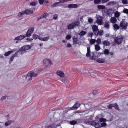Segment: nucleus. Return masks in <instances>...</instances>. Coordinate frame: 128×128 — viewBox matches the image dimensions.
<instances>
[{
	"instance_id": "f257e3e1",
	"label": "nucleus",
	"mask_w": 128,
	"mask_h": 128,
	"mask_svg": "<svg viewBox=\"0 0 128 128\" xmlns=\"http://www.w3.org/2000/svg\"><path fill=\"white\" fill-rule=\"evenodd\" d=\"M91 120L90 118H87L84 121V123L87 124L91 125L96 128L104 127L106 125V123L105 122L106 120L104 118H100L99 121L98 120L91 121Z\"/></svg>"
},
{
	"instance_id": "f03ea898",
	"label": "nucleus",
	"mask_w": 128,
	"mask_h": 128,
	"mask_svg": "<svg viewBox=\"0 0 128 128\" xmlns=\"http://www.w3.org/2000/svg\"><path fill=\"white\" fill-rule=\"evenodd\" d=\"M80 22L78 20L74 21V22L70 24L68 26V29H73L74 27H77L80 25Z\"/></svg>"
},
{
	"instance_id": "7ed1b4c3",
	"label": "nucleus",
	"mask_w": 128,
	"mask_h": 128,
	"mask_svg": "<svg viewBox=\"0 0 128 128\" xmlns=\"http://www.w3.org/2000/svg\"><path fill=\"white\" fill-rule=\"evenodd\" d=\"M31 48V46L29 45H25L22 46L19 49V51L20 52V54H22L23 51H25L28 50Z\"/></svg>"
},
{
	"instance_id": "20e7f679",
	"label": "nucleus",
	"mask_w": 128,
	"mask_h": 128,
	"mask_svg": "<svg viewBox=\"0 0 128 128\" xmlns=\"http://www.w3.org/2000/svg\"><path fill=\"white\" fill-rule=\"evenodd\" d=\"M124 38V36H121L120 37H116L114 39V41L115 42L118 44H120L122 42V40Z\"/></svg>"
},
{
	"instance_id": "39448f33",
	"label": "nucleus",
	"mask_w": 128,
	"mask_h": 128,
	"mask_svg": "<svg viewBox=\"0 0 128 128\" xmlns=\"http://www.w3.org/2000/svg\"><path fill=\"white\" fill-rule=\"evenodd\" d=\"M92 55V59L95 60L97 58L100 56V52H97L96 51H95L91 52Z\"/></svg>"
},
{
	"instance_id": "423d86ee",
	"label": "nucleus",
	"mask_w": 128,
	"mask_h": 128,
	"mask_svg": "<svg viewBox=\"0 0 128 128\" xmlns=\"http://www.w3.org/2000/svg\"><path fill=\"white\" fill-rule=\"evenodd\" d=\"M34 27L30 28L28 30L25 35L26 37H29L31 35L34 30Z\"/></svg>"
},
{
	"instance_id": "0eeeda50",
	"label": "nucleus",
	"mask_w": 128,
	"mask_h": 128,
	"mask_svg": "<svg viewBox=\"0 0 128 128\" xmlns=\"http://www.w3.org/2000/svg\"><path fill=\"white\" fill-rule=\"evenodd\" d=\"M124 22H125L124 19L122 20L120 22V26L122 29L126 30L127 28V27L126 26L123 25Z\"/></svg>"
},
{
	"instance_id": "6e6552de",
	"label": "nucleus",
	"mask_w": 128,
	"mask_h": 128,
	"mask_svg": "<svg viewBox=\"0 0 128 128\" xmlns=\"http://www.w3.org/2000/svg\"><path fill=\"white\" fill-rule=\"evenodd\" d=\"M26 37L25 34H22L18 36L15 38L14 40H21Z\"/></svg>"
},
{
	"instance_id": "1a4fd4ad",
	"label": "nucleus",
	"mask_w": 128,
	"mask_h": 128,
	"mask_svg": "<svg viewBox=\"0 0 128 128\" xmlns=\"http://www.w3.org/2000/svg\"><path fill=\"white\" fill-rule=\"evenodd\" d=\"M43 62L44 64L46 66H47L48 64L51 63V62L50 60L48 59H44L43 60Z\"/></svg>"
},
{
	"instance_id": "9d476101",
	"label": "nucleus",
	"mask_w": 128,
	"mask_h": 128,
	"mask_svg": "<svg viewBox=\"0 0 128 128\" xmlns=\"http://www.w3.org/2000/svg\"><path fill=\"white\" fill-rule=\"evenodd\" d=\"M102 44L104 45L103 48H104V46H109L110 43V41H108V40H106L102 42Z\"/></svg>"
},
{
	"instance_id": "9b49d317",
	"label": "nucleus",
	"mask_w": 128,
	"mask_h": 128,
	"mask_svg": "<svg viewBox=\"0 0 128 128\" xmlns=\"http://www.w3.org/2000/svg\"><path fill=\"white\" fill-rule=\"evenodd\" d=\"M79 107V105L78 104L76 103L74 105L70 108L71 110H74L76 109Z\"/></svg>"
},
{
	"instance_id": "f8f14e48",
	"label": "nucleus",
	"mask_w": 128,
	"mask_h": 128,
	"mask_svg": "<svg viewBox=\"0 0 128 128\" xmlns=\"http://www.w3.org/2000/svg\"><path fill=\"white\" fill-rule=\"evenodd\" d=\"M93 32H98V26L94 25L92 27Z\"/></svg>"
},
{
	"instance_id": "ddd939ff",
	"label": "nucleus",
	"mask_w": 128,
	"mask_h": 128,
	"mask_svg": "<svg viewBox=\"0 0 128 128\" xmlns=\"http://www.w3.org/2000/svg\"><path fill=\"white\" fill-rule=\"evenodd\" d=\"M105 61V60L102 58H99L96 60V62L100 63H104Z\"/></svg>"
},
{
	"instance_id": "4468645a",
	"label": "nucleus",
	"mask_w": 128,
	"mask_h": 128,
	"mask_svg": "<svg viewBox=\"0 0 128 128\" xmlns=\"http://www.w3.org/2000/svg\"><path fill=\"white\" fill-rule=\"evenodd\" d=\"M90 46H88L87 47V52L86 54V56L87 57H89L90 56Z\"/></svg>"
},
{
	"instance_id": "2eb2a0df",
	"label": "nucleus",
	"mask_w": 128,
	"mask_h": 128,
	"mask_svg": "<svg viewBox=\"0 0 128 128\" xmlns=\"http://www.w3.org/2000/svg\"><path fill=\"white\" fill-rule=\"evenodd\" d=\"M56 124L54 123H53L52 124H50L47 127V128H56Z\"/></svg>"
},
{
	"instance_id": "dca6fc26",
	"label": "nucleus",
	"mask_w": 128,
	"mask_h": 128,
	"mask_svg": "<svg viewBox=\"0 0 128 128\" xmlns=\"http://www.w3.org/2000/svg\"><path fill=\"white\" fill-rule=\"evenodd\" d=\"M116 21L117 20L116 17H113L111 18L110 21L112 23L114 24L116 22Z\"/></svg>"
},
{
	"instance_id": "f3484780",
	"label": "nucleus",
	"mask_w": 128,
	"mask_h": 128,
	"mask_svg": "<svg viewBox=\"0 0 128 128\" xmlns=\"http://www.w3.org/2000/svg\"><path fill=\"white\" fill-rule=\"evenodd\" d=\"M117 2L115 1H112L110 2H108L106 4L108 6H110V5H114L117 4Z\"/></svg>"
},
{
	"instance_id": "a211bd4d",
	"label": "nucleus",
	"mask_w": 128,
	"mask_h": 128,
	"mask_svg": "<svg viewBox=\"0 0 128 128\" xmlns=\"http://www.w3.org/2000/svg\"><path fill=\"white\" fill-rule=\"evenodd\" d=\"M113 26L114 28V30L115 29L116 30L119 29L120 27V26H118V25L116 24H114Z\"/></svg>"
},
{
	"instance_id": "6ab92c4d",
	"label": "nucleus",
	"mask_w": 128,
	"mask_h": 128,
	"mask_svg": "<svg viewBox=\"0 0 128 128\" xmlns=\"http://www.w3.org/2000/svg\"><path fill=\"white\" fill-rule=\"evenodd\" d=\"M57 74L60 77H63L64 76V74L60 71L58 72L57 71Z\"/></svg>"
},
{
	"instance_id": "aec40b11",
	"label": "nucleus",
	"mask_w": 128,
	"mask_h": 128,
	"mask_svg": "<svg viewBox=\"0 0 128 128\" xmlns=\"http://www.w3.org/2000/svg\"><path fill=\"white\" fill-rule=\"evenodd\" d=\"M14 52L13 50L10 51H8L6 52L4 54V55L6 56H7L10 55L11 53H12Z\"/></svg>"
},
{
	"instance_id": "412c9836",
	"label": "nucleus",
	"mask_w": 128,
	"mask_h": 128,
	"mask_svg": "<svg viewBox=\"0 0 128 128\" xmlns=\"http://www.w3.org/2000/svg\"><path fill=\"white\" fill-rule=\"evenodd\" d=\"M99 44H96L94 45L95 48L96 50L95 51L99 50L100 49V48Z\"/></svg>"
},
{
	"instance_id": "4be33fe9",
	"label": "nucleus",
	"mask_w": 128,
	"mask_h": 128,
	"mask_svg": "<svg viewBox=\"0 0 128 128\" xmlns=\"http://www.w3.org/2000/svg\"><path fill=\"white\" fill-rule=\"evenodd\" d=\"M97 7L99 10H102L105 9V6H104L101 5H100L97 6Z\"/></svg>"
},
{
	"instance_id": "5701e85b",
	"label": "nucleus",
	"mask_w": 128,
	"mask_h": 128,
	"mask_svg": "<svg viewBox=\"0 0 128 128\" xmlns=\"http://www.w3.org/2000/svg\"><path fill=\"white\" fill-rule=\"evenodd\" d=\"M112 8H109L106 11V14L108 16H110V14L112 12Z\"/></svg>"
},
{
	"instance_id": "b1692460",
	"label": "nucleus",
	"mask_w": 128,
	"mask_h": 128,
	"mask_svg": "<svg viewBox=\"0 0 128 128\" xmlns=\"http://www.w3.org/2000/svg\"><path fill=\"white\" fill-rule=\"evenodd\" d=\"M74 36L73 37L74 38ZM78 40V39L77 38V37L76 38H73V44H78L77 41Z\"/></svg>"
},
{
	"instance_id": "393cba45",
	"label": "nucleus",
	"mask_w": 128,
	"mask_h": 128,
	"mask_svg": "<svg viewBox=\"0 0 128 128\" xmlns=\"http://www.w3.org/2000/svg\"><path fill=\"white\" fill-rule=\"evenodd\" d=\"M77 123V121L74 120H72L70 122V124L72 125H74Z\"/></svg>"
},
{
	"instance_id": "a878e982",
	"label": "nucleus",
	"mask_w": 128,
	"mask_h": 128,
	"mask_svg": "<svg viewBox=\"0 0 128 128\" xmlns=\"http://www.w3.org/2000/svg\"><path fill=\"white\" fill-rule=\"evenodd\" d=\"M86 34V32L85 31L83 30L81 31L79 33V34L81 36L84 35Z\"/></svg>"
},
{
	"instance_id": "bb28decb",
	"label": "nucleus",
	"mask_w": 128,
	"mask_h": 128,
	"mask_svg": "<svg viewBox=\"0 0 128 128\" xmlns=\"http://www.w3.org/2000/svg\"><path fill=\"white\" fill-rule=\"evenodd\" d=\"M24 14V11H22V12H19L18 13V16L20 17H21Z\"/></svg>"
},
{
	"instance_id": "cd10ccee",
	"label": "nucleus",
	"mask_w": 128,
	"mask_h": 128,
	"mask_svg": "<svg viewBox=\"0 0 128 128\" xmlns=\"http://www.w3.org/2000/svg\"><path fill=\"white\" fill-rule=\"evenodd\" d=\"M98 18V17H97V20H98L97 22H98V24L99 25H101L102 24V20L101 19H100V20H99Z\"/></svg>"
},
{
	"instance_id": "c85d7f7f",
	"label": "nucleus",
	"mask_w": 128,
	"mask_h": 128,
	"mask_svg": "<svg viewBox=\"0 0 128 128\" xmlns=\"http://www.w3.org/2000/svg\"><path fill=\"white\" fill-rule=\"evenodd\" d=\"M120 16V13L118 11L114 13V16L115 17H116V18H118Z\"/></svg>"
},
{
	"instance_id": "c756f323",
	"label": "nucleus",
	"mask_w": 128,
	"mask_h": 128,
	"mask_svg": "<svg viewBox=\"0 0 128 128\" xmlns=\"http://www.w3.org/2000/svg\"><path fill=\"white\" fill-rule=\"evenodd\" d=\"M110 53L108 49H105L104 51V53L106 55H108Z\"/></svg>"
},
{
	"instance_id": "7c9ffc66",
	"label": "nucleus",
	"mask_w": 128,
	"mask_h": 128,
	"mask_svg": "<svg viewBox=\"0 0 128 128\" xmlns=\"http://www.w3.org/2000/svg\"><path fill=\"white\" fill-rule=\"evenodd\" d=\"M101 2V0H94V3L96 4H100V3Z\"/></svg>"
},
{
	"instance_id": "2f4dec72",
	"label": "nucleus",
	"mask_w": 128,
	"mask_h": 128,
	"mask_svg": "<svg viewBox=\"0 0 128 128\" xmlns=\"http://www.w3.org/2000/svg\"><path fill=\"white\" fill-rule=\"evenodd\" d=\"M60 6L58 2H55L54 4L51 6V8H54L55 6Z\"/></svg>"
},
{
	"instance_id": "473e14b6",
	"label": "nucleus",
	"mask_w": 128,
	"mask_h": 128,
	"mask_svg": "<svg viewBox=\"0 0 128 128\" xmlns=\"http://www.w3.org/2000/svg\"><path fill=\"white\" fill-rule=\"evenodd\" d=\"M108 22H105L104 24V27L108 29L109 28H110V25Z\"/></svg>"
},
{
	"instance_id": "72a5a7b5",
	"label": "nucleus",
	"mask_w": 128,
	"mask_h": 128,
	"mask_svg": "<svg viewBox=\"0 0 128 128\" xmlns=\"http://www.w3.org/2000/svg\"><path fill=\"white\" fill-rule=\"evenodd\" d=\"M96 40L95 39H91L90 41V43L92 44H94Z\"/></svg>"
},
{
	"instance_id": "f704fd0d",
	"label": "nucleus",
	"mask_w": 128,
	"mask_h": 128,
	"mask_svg": "<svg viewBox=\"0 0 128 128\" xmlns=\"http://www.w3.org/2000/svg\"><path fill=\"white\" fill-rule=\"evenodd\" d=\"M96 42L97 44L99 45L100 44L101 42V39L100 38H98Z\"/></svg>"
},
{
	"instance_id": "c9c22d12",
	"label": "nucleus",
	"mask_w": 128,
	"mask_h": 128,
	"mask_svg": "<svg viewBox=\"0 0 128 128\" xmlns=\"http://www.w3.org/2000/svg\"><path fill=\"white\" fill-rule=\"evenodd\" d=\"M98 33L100 36H102V35L103 33V30H101L100 31L98 30Z\"/></svg>"
},
{
	"instance_id": "e433bc0d",
	"label": "nucleus",
	"mask_w": 128,
	"mask_h": 128,
	"mask_svg": "<svg viewBox=\"0 0 128 128\" xmlns=\"http://www.w3.org/2000/svg\"><path fill=\"white\" fill-rule=\"evenodd\" d=\"M113 106L117 110H119V108L118 106L116 103H115L114 104H113Z\"/></svg>"
},
{
	"instance_id": "4c0bfd02",
	"label": "nucleus",
	"mask_w": 128,
	"mask_h": 128,
	"mask_svg": "<svg viewBox=\"0 0 128 128\" xmlns=\"http://www.w3.org/2000/svg\"><path fill=\"white\" fill-rule=\"evenodd\" d=\"M38 36L35 34H34L32 36L33 38L34 39L36 40L38 38Z\"/></svg>"
},
{
	"instance_id": "58836bf2",
	"label": "nucleus",
	"mask_w": 128,
	"mask_h": 128,
	"mask_svg": "<svg viewBox=\"0 0 128 128\" xmlns=\"http://www.w3.org/2000/svg\"><path fill=\"white\" fill-rule=\"evenodd\" d=\"M20 52V51H19V50H18L13 55H12V56L14 57H14H16L18 56V54H17L18 53Z\"/></svg>"
},
{
	"instance_id": "ea45409f",
	"label": "nucleus",
	"mask_w": 128,
	"mask_h": 128,
	"mask_svg": "<svg viewBox=\"0 0 128 128\" xmlns=\"http://www.w3.org/2000/svg\"><path fill=\"white\" fill-rule=\"evenodd\" d=\"M36 3L35 2H31L30 4V5L32 6H34L36 4Z\"/></svg>"
},
{
	"instance_id": "a19ab883",
	"label": "nucleus",
	"mask_w": 128,
	"mask_h": 128,
	"mask_svg": "<svg viewBox=\"0 0 128 128\" xmlns=\"http://www.w3.org/2000/svg\"><path fill=\"white\" fill-rule=\"evenodd\" d=\"M122 12L124 13L128 14V9L124 8Z\"/></svg>"
},
{
	"instance_id": "79ce46f5",
	"label": "nucleus",
	"mask_w": 128,
	"mask_h": 128,
	"mask_svg": "<svg viewBox=\"0 0 128 128\" xmlns=\"http://www.w3.org/2000/svg\"><path fill=\"white\" fill-rule=\"evenodd\" d=\"M88 34V36L90 37L91 38H92V36L94 35L93 33L92 32H90V33Z\"/></svg>"
},
{
	"instance_id": "37998d69",
	"label": "nucleus",
	"mask_w": 128,
	"mask_h": 128,
	"mask_svg": "<svg viewBox=\"0 0 128 128\" xmlns=\"http://www.w3.org/2000/svg\"><path fill=\"white\" fill-rule=\"evenodd\" d=\"M49 38V36H47L46 37L44 38H43V41H46L48 40Z\"/></svg>"
},
{
	"instance_id": "c03bdc74",
	"label": "nucleus",
	"mask_w": 128,
	"mask_h": 128,
	"mask_svg": "<svg viewBox=\"0 0 128 128\" xmlns=\"http://www.w3.org/2000/svg\"><path fill=\"white\" fill-rule=\"evenodd\" d=\"M11 123V122L9 121L6 122L5 123V125L7 126L10 124Z\"/></svg>"
},
{
	"instance_id": "a18cd8bd",
	"label": "nucleus",
	"mask_w": 128,
	"mask_h": 128,
	"mask_svg": "<svg viewBox=\"0 0 128 128\" xmlns=\"http://www.w3.org/2000/svg\"><path fill=\"white\" fill-rule=\"evenodd\" d=\"M60 6H62L64 8H66L68 7L67 5L66 4H62Z\"/></svg>"
},
{
	"instance_id": "49530a36",
	"label": "nucleus",
	"mask_w": 128,
	"mask_h": 128,
	"mask_svg": "<svg viewBox=\"0 0 128 128\" xmlns=\"http://www.w3.org/2000/svg\"><path fill=\"white\" fill-rule=\"evenodd\" d=\"M71 38V36H70L69 34H68L67 35L66 37V38L67 40H68L70 39Z\"/></svg>"
},
{
	"instance_id": "de8ad7c7",
	"label": "nucleus",
	"mask_w": 128,
	"mask_h": 128,
	"mask_svg": "<svg viewBox=\"0 0 128 128\" xmlns=\"http://www.w3.org/2000/svg\"><path fill=\"white\" fill-rule=\"evenodd\" d=\"M48 14L47 13H44L42 15H41L42 17L43 18H45L46 17L48 16Z\"/></svg>"
},
{
	"instance_id": "09e8293b",
	"label": "nucleus",
	"mask_w": 128,
	"mask_h": 128,
	"mask_svg": "<svg viewBox=\"0 0 128 128\" xmlns=\"http://www.w3.org/2000/svg\"><path fill=\"white\" fill-rule=\"evenodd\" d=\"M40 4H42L44 2V0H38Z\"/></svg>"
},
{
	"instance_id": "8fccbe9b",
	"label": "nucleus",
	"mask_w": 128,
	"mask_h": 128,
	"mask_svg": "<svg viewBox=\"0 0 128 128\" xmlns=\"http://www.w3.org/2000/svg\"><path fill=\"white\" fill-rule=\"evenodd\" d=\"M58 15L56 14L53 16V19L54 20H56L58 18Z\"/></svg>"
},
{
	"instance_id": "3c124183",
	"label": "nucleus",
	"mask_w": 128,
	"mask_h": 128,
	"mask_svg": "<svg viewBox=\"0 0 128 128\" xmlns=\"http://www.w3.org/2000/svg\"><path fill=\"white\" fill-rule=\"evenodd\" d=\"M109 0H101L102 4L104 3L107 2H108L109 1Z\"/></svg>"
},
{
	"instance_id": "603ef678",
	"label": "nucleus",
	"mask_w": 128,
	"mask_h": 128,
	"mask_svg": "<svg viewBox=\"0 0 128 128\" xmlns=\"http://www.w3.org/2000/svg\"><path fill=\"white\" fill-rule=\"evenodd\" d=\"M32 76L35 77L36 76L38 75L37 74H35L34 72H32Z\"/></svg>"
},
{
	"instance_id": "864d4df0",
	"label": "nucleus",
	"mask_w": 128,
	"mask_h": 128,
	"mask_svg": "<svg viewBox=\"0 0 128 128\" xmlns=\"http://www.w3.org/2000/svg\"><path fill=\"white\" fill-rule=\"evenodd\" d=\"M28 14H32L33 13V10H32L28 9Z\"/></svg>"
},
{
	"instance_id": "5fc2aeb1",
	"label": "nucleus",
	"mask_w": 128,
	"mask_h": 128,
	"mask_svg": "<svg viewBox=\"0 0 128 128\" xmlns=\"http://www.w3.org/2000/svg\"><path fill=\"white\" fill-rule=\"evenodd\" d=\"M122 2L124 4H126L128 3L127 0H122Z\"/></svg>"
},
{
	"instance_id": "6e6d98bb",
	"label": "nucleus",
	"mask_w": 128,
	"mask_h": 128,
	"mask_svg": "<svg viewBox=\"0 0 128 128\" xmlns=\"http://www.w3.org/2000/svg\"><path fill=\"white\" fill-rule=\"evenodd\" d=\"M32 72H28V73L27 74V75L30 77H32Z\"/></svg>"
},
{
	"instance_id": "4d7b16f0",
	"label": "nucleus",
	"mask_w": 128,
	"mask_h": 128,
	"mask_svg": "<svg viewBox=\"0 0 128 128\" xmlns=\"http://www.w3.org/2000/svg\"><path fill=\"white\" fill-rule=\"evenodd\" d=\"M24 11V14H28V9H26V10H25L24 11Z\"/></svg>"
},
{
	"instance_id": "13d9d810",
	"label": "nucleus",
	"mask_w": 128,
	"mask_h": 128,
	"mask_svg": "<svg viewBox=\"0 0 128 128\" xmlns=\"http://www.w3.org/2000/svg\"><path fill=\"white\" fill-rule=\"evenodd\" d=\"M78 7V5L76 4H72V8H76Z\"/></svg>"
},
{
	"instance_id": "bf43d9fd",
	"label": "nucleus",
	"mask_w": 128,
	"mask_h": 128,
	"mask_svg": "<svg viewBox=\"0 0 128 128\" xmlns=\"http://www.w3.org/2000/svg\"><path fill=\"white\" fill-rule=\"evenodd\" d=\"M93 20V19H92L91 18L88 19V22L90 23H91L92 22Z\"/></svg>"
},
{
	"instance_id": "052dcab7",
	"label": "nucleus",
	"mask_w": 128,
	"mask_h": 128,
	"mask_svg": "<svg viewBox=\"0 0 128 128\" xmlns=\"http://www.w3.org/2000/svg\"><path fill=\"white\" fill-rule=\"evenodd\" d=\"M42 18H43L42 17V16H40L38 18L36 21L37 22H38L40 19Z\"/></svg>"
},
{
	"instance_id": "680f3d73",
	"label": "nucleus",
	"mask_w": 128,
	"mask_h": 128,
	"mask_svg": "<svg viewBox=\"0 0 128 128\" xmlns=\"http://www.w3.org/2000/svg\"><path fill=\"white\" fill-rule=\"evenodd\" d=\"M113 106V105L112 104H110L108 106V108L110 109H112V107Z\"/></svg>"
},
{
	"instance_id": "e2e57ef3",
	"label": "nucleus",
	"mask_w": 128,
	"mask_h": 128,
	"mask_svg": "<svg viewBox=\"0 0 128 128\" xmlns=\"http://www.w3.org/2000/svg\"><path fill=\"white\" fill-rule=\"evenodd\" d=\"M72 4H70L68 5V7L69 8H72Z\"/></svg>"
},
{
	"instance_id": "0e129e2a",
	"label": "nucleus",
	"mask_w": 128,
	"mask_h": 128,
	"mask_svg": "<svg viewBox=\"0 0 128 128\" xmlns=\"http://www.w3.org/2000/svg\"><path fill=\"white\" fill-rule=\"evenodd\" d=\"M6 96H2L0 99V100H3L5 99Z\"/></svg>"
},
{
	"instance_id": "69168bd1",
	"label": "nucleus",
	"mask_w": 128,
	"mask_h": 128,
	"mask_svg": "<svg viewBox=\"0 0 128 128\" xmlns=\"http://www.w3.org/2000/svg\"><path fill=\"white\" fill-rule=\"evenodd\" d=\"M26 40L30 42H31L33 40L32 38H27Z\"/></svg>"
},
{
	"instance_id": "338daca9",
	"label": "nucleus",
	"mask_w": 128,
	"mask_h": 128,
	"mask_svg": "<svg viewBox=\"0 0 128 128\" xmlns=\"http://www.w3.org/2000/svg\"><path fill=\"white\" fill-rule=\"evenodd\" d=\"M97 93V91L96 90H94L93 94L94 95L96 94Z\"/></svg>"
},
{
	"instance_id": "774afa93",
	"label": "nucleus",
	"mask_w": 128,
	"mask_h": 128,
	"mask_svg": "<svg viewBox=\"0 0 128 128\" xmlns=\"http://www.w3.org/2000/svg\"><path fill=\"white\" fill-rule=\"evenodd\" d=\"M14 57H13L12 56L10 58V61H12L14 60Z\"/></svg>"
}]
</instances>
